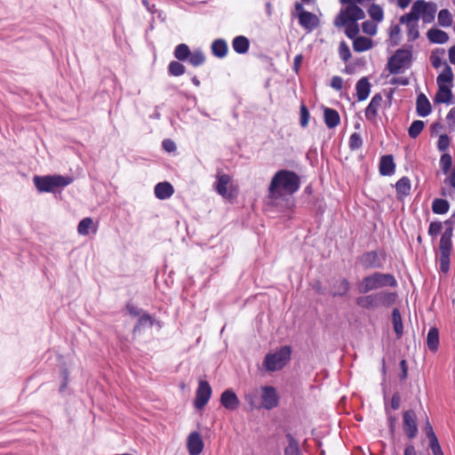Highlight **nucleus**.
I'll use <instances>...</instances> for the list:
<instances>
[{"label":"nucleus","mask_w":455,"mask_h":455,"mask_svg":"<svg viewBox=\"0 0 455 455\" xmlns=\"http://www.w3.org/2000/svg\"><path fill=\"white\" fill-rule=\"evenodd\" d=\"M396 284L397 282L394 275L375 272L372 275L363 277L362 281L358 283L357 289L360 293L365 294L371 291L387 286L395 287Z\"/></svg>","instance_id":"obj_3"},{"label":"nucleus","mask_w":455,"mask_h":455,"mask_svg":"<svg viewBox=\"0 0 455 455\" xmlns=\"http://www.w3.org/2000/svg\"><path fill=\"white\" fill-rule=\"evenodd\" d=\"M411 60V52L409 50L400 49L388 60L387 69L391 74H397L406 67Z\"/></svg>","instance_id":"obj_7"},{"label":"nucleus","mask_w":455,"mask_h":455,"mask_svg":"<svg viewBox=\"0 0 455 455\" xmlns=\"http://www.w3.org/2000/svg\"><path fill=\"white\" fill-rule=\"evenodd\" d=\"M212 51L215 56L223 58L227 54L228 45L224 40L217 39L212 44Z\"/></svg>","instance_id":"obj_32"},{"label":"nucleus","mask_w":455,"mask_h":455,"mask_svg":"<svg viewBox=\"0 0 455 455\" xmlns=\"http://www.w3.org/2000/svg\"><path fill=\"white\" fill-rule=\"evenodd\" d=\"M341 4H347L341 8L339 14L334 20V25L337 28L345 27V34L347 37L353 38L359 33V26L357 20L365 17L364 12L356 5V4H363L365 3L374 2L375 0H339Z\"/></svg>","instance_id":"obj_1"},{"label":"nucleus","mask_w":455,"mask_h":455,"mask_svg":"<svg viewBox=\"0 0 455 455\" xmlns=\"http://www.w3.org/2000/svg\"><path fill=\"white\" fill-rule=\"evenodd\" d=\"M371 92V84L366 77L361 78L356 84V96L362 101L368 98Z\"/></svg>","instance_id":"obj_22"},{"label":"nucleus","mask_w":455,"mask_h":455,"mask_svg":"<svg viewBox=\"0 0 455 455\" xmlns=\"http://www.w3.org/2000/svg\"><path fill=\"white\" fill-rule=\"evenodd\" d=\"M302 60H303V56L301 54H299L295 57L294 63H293V68L296 72L299 71V68L302 63Z\"/></svg>","instance_id":"obj_63"},{"label":"nucleus","mask_w":455,"mask_h":455,"mask_svg":"<svg viewBox=\"0 0 455 455\" xmlns=\"http://www.w3.org/2000/svg\"><path fill=\"white\" fill-rule=\"evenodd\" d=\"M391 406L394 410H397L400 406V396L398 394H395L391 400Z\"/></svg>","instance_id":"obj_62"},{"label":"nucleus","mask_w":455,"mask_h":455,"mask_svg":"<svg viewBox=\"0 0 455 455\" xmlns=\"http://www.w3.org/2000/svg\"><path fill=\"white\" fill-rule=\"evenodd\" d=\"M33 181L38 191L54 192L57 188L71 184L73 178L61 175L35 176Z\"/></svg>","instance_id":"obj_4"},{"label":"nucleus","mask_w":455,"mask_h":455,"mask_svg":"<svg viewBox=\"0 0 455 455\" xmlns=\"http://www.w3.org/2000/svg\"><path fill=\"white\" fill-rule=\"evenodd\" d=\"M445 224L448 225L449 227L443 233L442 237L451 240L453 228H452V227L451 225V222L449 220L445 221Z\"/></svg>","instance_id":"obj_60"},{"label":"nucleus","mask_w":455,"mask_h":455,"mask_svg":"<svg viewBox=\"0 0 455 455\" xmlns=\"http://www.w3.org/2000/svg\"><path fill=\"white\" fill-rule=\"evenodd\" d=\"M233 48L238 53H245L249 49V40L243 36L235 37L233 40Z\"/></svg>","instance_id":"obj_30"},{"label":"nucleus","mask_w":455,"mask_h":455,"mask_svg":"<svg viewBox=\"0 0 455 455\" xmlns=\"http://www.w3.org/2000/svg\"><path fill=\"white\" fill-rule=\"evenodd\" d=\"M427 36L434 44H444L449 40L448 34L438 28H430L427 33Z\"/></svg>","instance_id":"obj_21"},{"label":"nucleus","mask_w":455,"mask_h":455,"mask_svg":"<svg viewBox=\"0 0 455 455\" xmlns=\"http://www.w3.org/2000/svg\"><path fill=\"white\" fill-rule=\"evenodd\" d=\"M354 38L353 48L355 52H364L372 47V41L368 37L355 36Z\"/></svg>","instance_id":"obj_27"},{"label":"nucleus","mask_w":455,"mask_h":455,"mask_svg":"<svg viewBox=\"0 0 455 455\" xmlns=\"http://www.w3.org/2000/svg\"><path fill=\"white\" fill-rule=\"evenodd\" d=\"M368 13L370 17L377 22L382 21L384 18V13L382 8L378 4H371L368 9Z\"/></svg>","instance_id":"obj_40"},{"label":"nucleus","mask_w":455,"mask_h":455,"mask_svg":"<svg viewBox=\"0 0 455 455\" xmlns=\"http://www.w3.org/2000/svg\"><path fill=\"white\" fill-rule=\"evenodd\" d=\"M395 188L400 196H407L411 191V181L407 177H403L396 182Z\"/></svg>","instance_id":"obj_35"},{"label":"nucleus","mask_w":455,"mask_h":455,"mask_svg":"<svg viewBox=\"0 0 455 455\" xmlns=\"http://www.w3.org/2000/svg\"><path fill=\"white\" fill-rule=\"evenodd\" d=\"M258 395H259V390L256 388L251 390V392H248L245 394V400L250 404L251 409L260 407V404L256 400Z\"/></svg>","instance_id":"obj_45"},{"label":"nucleus","mask_w":455,"mask_h":455,"mask_svg":"<svg viewBox=\"0 0 455 455\" xmlns=\"http://www.w3.org/2000/svg\"><path fill=\"white\" fill-rule=\"evenodd\" d=\"M444 53V51L442 50L440 52L438 51L433 52L430 56V61L432 66L435 68H438L442 66L443 60H442V55Z\"/></svg>","instance_id":"obj_48"},{"label":"nucleus","mask_w":455,"mask_h":455,"mask_svg":"<svg viewBox=\"0 0 455 455\" xmlns=\"http://www.w3.org/2000/svg\"><path fill=\"white\" fill-rule=\"evenodd\" d=\"M377 307H389L395 303L397 299L396 292L391 291H379L375 292Z\"/></svg>","instance_id":"obj_15"},{"label":"nucleus","mask_w":455,"mask_h":455,"mask_svg":"<svg viewBox=\"0 0 455 455\" xmlns=\"http://www.w3.org/2000/svg\"><path fill=\"white\" fill-rule=\"evenodd\" d=\"M450 254H440V268L443 273L449 270Z\"/></svg>","instance_id":"obj_55"},{"label":"nucleus","mask_w":455,"mask_h":455,"mask_svg":"<svg viewBox=\"0 0 455 455\" xmlns=\"http://www.w3.org/2000/svg\"><path fill=\"white\" fill-rule=\"evenodd\" d=\"M216 190L217 192L225 198H232L235 196L236 190L232 184H230V177L227 174L217 175Z\"/></svg>","instance_id":"obj_8"},{"label":"nucleus","mask_w":455,"mask_h":455,"mask_svg":"<svg viewBox=\"0 0 455 455\" xmlns=\"http://www.w3.org/2000/svg\"><path fill=\"white\" fill-rule=\"evenodd\" d=\"M416 450L412 444H407L404 450V455H416Z\"/></svg>","instance_id":"obj_64"},{"label":"nucleus","mask_w":455,"mask_h":455,"mask_svg":"<svg viewBox=\"0 0 455 455\" xmlns=\"http://www.w3.org/2000/svg\"><path fill=\"white\" fill-rule=\"evenodd\" d=\"M350 284L346 278L336 280L331 286V294L333 297L344 296L349 291Z\"/></svg>","instance_id":"obj_19"},{"label":"nucleus","mask_w":455,"mask_h":455,"mask_svg":"<svg viewBox=\"0 0 455 455\" xmlns=\"http://www.w3.org/2000/svg\"><path fill=\"white\" fill-rule=\"evenodd\" d=\"M153 324V318L149 315L144 314L140 317L137 325L134 327L133 332L140 331L141 328L146 326H152Z\"/></svg>","instance_id":"obj_43"},{"label":"nucleus","mask_w":455,"mask_h":455,"mask_svg":"<svg viewBox=\"0 0 455 455\" xmlns=\"http://www.w3.org/2000/svg\"><path fill=\"white\" fill-rule=\"evenodd\" d=\"M163 147L167 152H172L176 148L175 143L171 140H164L163 141Z\"/></svg>","instance_id":"obj_59"},{"label":"nucleus","mask_w":455,"mask_h":455,"mask_svg":"<svg viewBox=\"0 0 455 455\" xmlns=\"http://www.w3.org/2000/svg\"><path fill=\"white\" fill-rule=\"evenodd\" d=\"M212 395V387L205 380H200L196 390L195 406L197 409H202L208 403Z\"/></svg>","instance_id":"obj_9"},{"label":"nucleus","mask_w":455,"mask_h":455,"mask_svg":"<svg viewBox=\"0 0 455 455\" xmlns=\"http://www.w3.org/2000/svg\"><path fill=\"white\" fill-rule=\"evenodd\" d=\"M392 321H393L394 330H395L397 337L400 338L403 335V327L401 314H400V311L398 310V308L393 309Z\"/></svg>","instance_id":"obj_34"},{"label":"nucleus","mask_w":455,"mask_h":455,"mask_svg":"<svg viewBox=\"0 0 455 455\" xmlns=\"http://www.w3.org/2000/svg\"><path fill=\"white\" fill-rule=\"evenodd\" d=\"M438 24L441 27L448 28L451 27L453 21L452 14L447 9H443L438 13Z\"/></svg>","instance_id":"obj_37"},{"label":"nucleus","mask_w":455,"mask_h":455,"mask_svg":"<svg viewBox=\"0 0 455 455\" xmlns=\"http://www.w3.org/2000/svg\"><path fill=\"white\" fill-rule=\"evenodd\" d=\"M400 22L406 25L407 36L409 41H414L419 36L418 20L408 12L400 17Z\"/></svg>","instance_id":"obj_11"},{"label":"nucleus","mask_w":455,"mask_h":455,"mask_svg":"<svg viewBox=\"0 0 455 455\" xmlns=\"http://www.w3.org/2000/svg\"><path fill=\"white\" fill-rule=\"evenodd\" d=\"M451 248V240L441 237L440 244H439L440 254H446V253L450 254Z\"/></svg>","instance_id":"obj_51"},{"label":"nucleus","mask_w":455,"mask_h":455,"mask_svg":"<svg viewBox=\"0 0 455 455\" xmlns=\"http://www.w3.org/2000/svg\"><path fill=\"white\" fill-rule=\"evenodd\" d=\"M453 79V72L449 65H445L442 73L437 76L436 82L438 86H448L446 84H451Z\"/></svg>","instance_id":"obj_28"},{"label":"nucleus","mask_w":455,"mask_h":455,"mask_svg":"<svg viewBox=\"0 0 455 455\" xmlns=\"http://www.w3.org/2000/svg\"><path fill=\"white\" fill-rule=\"evenodd\" d=\"M382 96L379 93L375 94L371 100L370 104L365 109V117L373 121L378 114V110L382 103Z\"/></svg>","instance_id":"obj_18"},{"label":"nucleus","mask_w":455,"mask_h":455,"mask_svg":"<svg viewBox=\"0 0 455 455\" xmlns=\"http://www.w3.org/2000/svg\"><path fill=\"white\" fill-rule=\"evenodd\" d=\"M451 98L452 92L451 86H438V92L435 95L436 102L449 103Z\"/></svg>","instance_id":"obj_29"},{"label":"nucleus","mask_w":455,"mask_h":455,"mask_svg":"<svg viewBox=\"0 0 455 455\" xmlns=\"http://www.w3.org/2000/svg\"><path fill=\"white\" fill-rule=\"evenodd\" d=\"M313 288L319 294H325V288L322 285V283L319 280L315 281L313 283Z\"/></svg>","instance_id":"obj_61"},{"label":"nucleus","mask_w":455,"mask_h":455,"mask_svg":"<svg viewBox=\"0 0 455 455\" xmlns=\"http://www.w3.org/2000/svg\"><path fill=\"white\" fill-rule=\"evenodd\" d=\"M324 122L330 129L336 127L340 122L339 113L334 109L325 108Z\"/></svg>","instance_id":"obj_26"},{"label":"nucleus","mask_w":455,"mask_h":455,"mask_svg":"<svg viewBox=\"0 0 455 455\" xmlns=\"http://www.w3.org/2000/svg\"><path fill=\"white\" fill-rule=\"evenodd\" d=\"M169 72L172 76H181L185 73V67L178 61H172L169 64Z\"/></svg>","instance_id":"obj_46"},{"label":"nucleus","mask_w":455,"mask_h":455,"mask_svg":"<svg viewBox=\"0 0 455 455\" xmlns=\"http://www.w3.org/2000/svg\"><path fill=\"white\" fill-rule=\"evenodd\" d=\"M437 6L431 2H425L424 0H417L413 3L411 9V16L419 20L422 19L424 23H430L435 20Z\"/></svg>","instance_id":"obj_6"},{"label":"nucleus","mask_w":455,"mask_h":455,"mask_svg":"<svg viewBox=\"0 0 455 455\" xmlns=\"http://www.w3.org/2000/svg\"><path fill=\"white\" fill-rule=\"evenodd\" d=\"M92 229L93 232H96V227L91 218L83 219L77 227V231L82 235H87L89 234V230Z\"/></svg>","instance_id":"obj_33"},{"label":"nucleus","mask_w":455,"mask_h":455,"mask_svg":"<svg viewBox=\"0 0 455 455\" xmlns=\"http://www.w3.org/2000/svg\"><path fill=\"white\" fill-rule=\"evenodd\" d=\"M188 60L191 65L197 67V66L202 65L204 62L205 57L202 51L196 50V51H194L193 52H191L189 58H188Z\"/></svg>","instance_id":"obj_42"},{"label":"nucleus","mask_w":455,"mask_h":455,"mask_svg":"<svg viewBox=\"0 0 455 455\" xmlns=\"http://www.w3.org/2000/svg\"><path fill=\"white\" fill-rule=\"evenodd\" d=\"M291 349L289 347H283L273 354L265 356L263 366L267 371H275L281 370L290 360Z\"/></svg>","instance_id":"obj_5"},{"label":"nucleus","mask_w":455,"mask_h":455,"mask_svg":"<svg viewBox=\"0 0 455 455\" xmlns=\"http://www.w3.org/2000/svg\"><path fill=\"white\" fill-rule=\"evenodd\" d=\"M299 177L295 172L287 170L279 171L271 180L269 194L272 197L283 194H293L299 188Z\"/></svg>","instance_id":"obj_2"},{"label":"nucleus","mask_w":455,"mask_h":455,"mask_svg":"<svg viewBox=\"0 0 455 455\" xmlns=\"http://www.w3.org/2000/svg\"><path fill=\"white\" fill-rule=\"evenodd\" d=\"M441 229H442L441 222H432L429 225L428 234L430 235L435 236L440 233Z\"/></svg>","instance_id":"obj_57"},{"label":"nucleus","mask_w":455,"mask_h":455,"mask_svg":"<svg viewBox=\"0 0 455 455\" xmlns=\"http://www.w3.org/2000/svg\"><path fill=\"white\" fill-rule=\"evenodd\" d=\"M424 122L423 121H420V120H417V121H414L409 130H408V133L410 135V137L411 138H416L419 135V133L422 132L423 128H424Z\"/></svg>","instance_id":"obj_44"},{"label":"nucleus","mask_w":455,"mask_h":455,"mask_svg":"<svg viewBox=\"0 0 455 455\" xmlns=\"http://www.w3.org/2000/svg\"><path fill=\"white\" fill-rule=\"evenodd\" d=\"M395 163L391 155L384 156L380 159L379 172L381 175H391L395 171Z\"/></svg>","instance_id":"obj_24"},{"label":"nucleus","mask_w":455,"mask_h":455,"mask_svg":"<svg viewBox=\"0 0 455 455\" xmlns=\"http://www.w3.org/2000/svg\"><path fill=\"white\" fill-rule=\"evenodd\" d=\"M390 38L394 41V44H398L401 39V28L399 25H392L389 29Z\"/></svg>","instance_id":"obj_49"},{"label":"nucleus","mask_w":455,"mask_h":455,"mask_svg":"<svg viewBox=\"0 0 455 455\" xmlns=\"http://www.w3.org/2000/svg\"><path fill=\"white\" fill-rule=\"evenodd\" d=\"M452 159L450 154H443L440 159V164L443 172L447 173L451 167Z\"/></svg>","instance_id":"obj_47"},{"label":"nucleus","mask_w":455,"mask_h":455,"mask_svg":"<svg viewBox=\"0 0 455 455\" xmlns=\"http://www.w3.org/2000/svg\"><path fill=\"white\" fill-rule=\"evenodd\" d=\"M403 427L404 433L410 439H412L417 435L418 427L416 423V415L413 411L409 410L403 413Z\"/></svg>","instance_id":"obj_10"},{"label":"nucleus","mask_w":455,"mask_h":455,"mask_svg":"<svg viewBox=\"0 0 455 455\" xmlns=\"http://www.w3.org/2000/svg\"><path fill=\"white\" fill-rule=\"evenodd\" d=\"M363 33L374 36L377 32V25L373 21L366 20L362 24Z\"/></svg>","instance_id":"obj_50"},{"label":"nucleus","mask_w":455,"mask_h":455,"mask_svg":"<svg viewBox=\"0 0 455 455\" xmlns=\"http://www.w3.org/2000/svg\"><path fill=\"white\" fill-rule=\"evenodd\" d=\"M309 120V112L305 105L300 107V125L306 127Z\"/></svg>","instance_id":"obj_56"},{"label":"nucleus","mask_w":455,"mask_h":455,"mask_svg":"<svg viewBox=\"0 0 455 455\" xmlns=\"http://www.w3.org/2000/svg\"><path fill=\"white\" fill-rule=\"evenodd\" d=\"M298 19L299 24L308 31H312L319 25V19L310 12H300Z\"/></svg>","instance_id":"obj_14"},{"label":"nucleus","mask_w":455,"mask_h":455,"mask_svg":"<svg viewBox=\"0 0 455 455\" xmlns=\"http://www.w3.org/2000/svg\"><path fill=\"white\" fill-rule=\"evenodd\" d=\"M361 264L365 268H378L382 266V261L376 251H370L363 255Z\"/></svg>","instance_id":"obj_16"},{"label":"nucleus","mask_w":455,"mask_h":455,"mask_svg":"<svg viewBox=\"0 0 455 455\" xmlns=\"http://www.w3.org/2000/svg\"><path fill=\"white\" fill-rule=\"evenodd\" d=\"M188 450L190 455H199L204 449V442L198 432H192L188 437Z\"/></svg>","instance_id":"obj_13"},{"label":"nucleus","mask_w":455,"mask_h":455,"mask_svg":"<svg viewBox=\"0 0 455 455\" xmlns=\"http://www.w3.org/2000/svg\"><path fill=\"white\" fill-rule=\"evenodd\" d=\"M450 146V138L446 134L439 136L437 147L440 151L446 150Z\"/></svg>","instance_id":"obj_54"},{"label":"nucleus","mask_w":455,"mask_h":455,"mask_svg":"<svg viewBox=\"0 0 455 455\" xmlns=\"http://www.w3.org/2000/svg\"><path fill=\"white\" fill-rule=\"evenodd\" d=\"M417 113L420 116H427L431 113V104L425 94L420 93L417 98Z\"/></svg>","instance_id":"obj_23"},{"label":"nucleus","mask_w":455,"mask_h":455,"mask_svg":"<svg viewBox=\"0 0 455 455\" xmlns=\"http://www.w3.org/2000/svg\"><path fill=\"white\" fill-rule=\"evenodd\" d=\"M427 347L430 350L435 351L439 345V335L436 328H431L427 338Z\"/></svg>","instance_id":"obj_36"},{"label":"nucleus","mask_w":455,"mask_h":455,"mask_svg":"<svg viewBox=\"0 0 455 455\" xmlns=\"http://www.w3.org/2000/svg\"><path fill=\"white\" fill-rule=\"evenodd\" d=\"M288 445L284 449V455H299V448L298 442L291 436V435H287Z\"/></svg>","instance_id":"obj_39"},{"label":"nucleus","mask_w":455,"mask_h":455,"mask_svg":"<svg viewBox=\"0 0 455 455\" xmlns=\"http://www.w3.org/2000/svg\"><path fill=\"white\" fill-rule=\"evenodd\" d=\"M190 54H191V52H190L188 46L185 44H179L176 47L175 52H174V55L176 57V59H178L179 60H187L188 58H189Z\"/></svg>","instance_id":"obj_41"},{"label":"nucleus","mask_w":455,"mask_h":455,"mask_svg":"<svg viewBox=\"0 0 455 455\" xmlns=\"http://www.w3.org/2000/svg\"><path fill=\"white\" fill-rule=\"evenodd\" d=\"M356 305L362 308L373 310L378 308L375 293L360 296L355 300Z\"/></svg>","instance_id":"obj_20"},{"label":"nucleus","mask_w":455,"mask_h":455,"mask_svg":"<svg viewBox=\"0 0 455 455\" xmlns=\"http://www.w3.org/2000/svg\"><path fill=\"white\" fill-rule=\"evenodd\" d=\"M331 85L335 90H341L343 86V79L340 76H333Z\"/></svg>","instance_id":"obj_58"},{"label":"nucleus","mask_w":455,"mask_h":455,"mask_svg":"<svg viewBox=\"0 0 455 455\" xmlns=\"http://www.w3.org/2000/svg\"><path fill=\"white\" fill-rule=\"evenodd\" d=\"M261 399L260 406L267 410H271L278 404L276 391L273 387H261Z\"/></svg>","instance_id":"obj_12"},{"label":"nucleus","mask_w":455,"mask_h":455,"mask_svg":"<svg viewBox=\"0 0 455 455\" xmlns=\"http://www.w3.org/2000/svg\"><path fill=\"white\" fill-rule=\"evenodd\" d=\"M174 190L172 186L168 182H160L155 187V195L159 199H167Z\"/></svg>","instance_id":"obj_25"},{"label":"nucleus","mask_w":455,"mask_h":455,"mask_svg":"<svg viewBox=\"0 0 455 455\" xmlns=\"http://www.w3.org/2000/svg\"><path fill=\"white\" fill-rule=\"evenodd\" d=\"M428 427H429V432L427 433V437L429 438V441H430L429 445H430L433 454L434 455H443V452L441 449L438 439H437L435 434L434 433V430H433L431 425L428 424Z\"/></svg>","instance_id":"obj_31"},{"label":"nucleus","mask_w":455,"mask_h":455,"mask_svg":"<svg viewBox=\"0 0 455 455\" xmlns=\"http://www.w3.org/2000/svg\"><path fill=\"white\" fill-rule=\"evenodd\" d=\"M362 144L363 141L361 136L358 133L354 132L349 139V147L352 149H357L362 146Z\"/></svg>","instance_id":"obj_53"},{"label":"nucleus","mask_w":455,"mask_h":455,"mask_svg":"<svg viewBox=\"0 0 455 455\" xmlns=\"http://www.w3.org/2000/svg\"><path fill=\"white\" fill-rule=\"evenodd\" d=\"M339 53L340 58L344 61H347L350 59V57H351L350 50L345 42L340 43L339 47Z\"/></svg>","instance_id":"obj_52"},{"label":"nucleus","mask_w":455,"mask_h":455,"mask_svg":"<svg viewBox=\"0 0 455 455\" xmlns=\"http://www.w3.org/2000/svg\"><path fill=\"white\" fill-rule=\"evenodd\" d=\"M450 204L444 199H435L432 204V210L436 214L446 213L449 210Z\"/></svg>","instance_id":"obj_38"},{"label":"nucleus","mask_w":455,"mask_h":455,"mask_svg":"<svg viewBox=\"0 0 455 455\" xmlns=\"http://www.w3.org/2000/svg\"><path fill=\"white\" fill-rule=\"evenodd\" d=\"M221 404L228 410L234 411L239 406L236 395L230 389L224 391L220 397Z\"/></svg>","instance_id":"obj_17"}]
</instances>
